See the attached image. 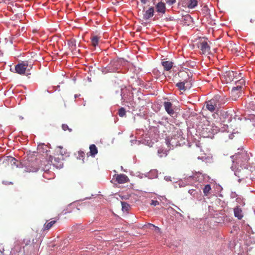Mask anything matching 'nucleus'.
Listing matches in <instances>:
<instances>
[{"label": "nucleus", "mask_w": 255, "mask_h": 255, "mask_svg": "<svg viewBox=\"0 0 255 255\" xmlns=\"http://www.w3.org/2000/svg\"><path fill=\"white\" fill-rule=\"evenodd\" d=\"M223 104V100L220 95H215L212 99L206 102V108L210 112H216Z\"/></svg>", "instance_id": "obj_1"}, {"label": "nucleus", "mask_w": 255, "mask_h": 255, "mask_svg": "<svg viewBox=\"0 0 255 255\" xmlns=\"http://www.w3.org/2000/svg\"><path fill=\"white\" fill-rule=\"evenodd\" d=\"M33 67V64L31 62L27 61H22L15 66L16 73L20 75H30V70Z\"/></svg>", "instance_id": "obj_2"}, {"label": "nucleus", "mask_w": 255, "mask_h": 255, "mask_svg": "<svg viewBox=\"0 0 255 255\" xmlns=\"http://www.w3.org/2000/svg\"><path fill=\"white\" fill-rule=\"evenodd\" d=\"M231 157L232 159L233 162H235L236 161L238 164H241L242 162L247 161L249 159V157L247 152L243 150V149H240V151L236 153Z\"/></svg>", "instance_id": "obj_3"}, {"label": "nucleus", "mask_w": 255, "mask_h": 255, "mask_svg": "<svg viewBox=\"0 0 255 255\" xmlns=\"http://www.w3.org/2000/svg\"><path fill=\"white\" fill-rule=\"evenodd\" d=\"M198 46L200 49L202 54L207 55L210 53V47L206 39H200L198 42Z\"/></svg>", "instance_id": "obj_4"}, {"label": "nucleus", "mask_w": 255, "mask_h": 255, "mask_svg": "<svg viewBox=\"0 0 255 255\" xmlns=\"http://www.w3.org/2000/svg\"><path fill=\"white\" fill-rule=\"evenodd\" d=\"M178 81L183 82L186 84L187 86H191L190 79V75L185 71H180L178 73Z\"/></svg>", "instance_id": "obj_5"}, {"label": "nucleus", "mask_w": 255, "mask_h": 255, "mask_svg": "<svg viewBox=\"0 0 255 255\" xmlns=\"http://www.w3.org/2000/svg\"><path fill=\"white\" fill-rule=\"evenodd\" d=\"M153 3L155 5V11L162 15L166 12V7L165 3L161 1L156 3V0H153Z\"/></svg>", "instance_id": "obj_6"}, {"label": "nucleus", "mask_w": 255, "mask_h": 255, "mask_svg": "<svg viewBox=\"0 0 255 255\" xmlns=\"http://www.w3.org/2000/svg\"><path fill=\"white\" fill-rule=\"evenodd\" d=\"M51 163L56 168H61L63 166V162L61 159L59 157L50 156Z\"/></svg>", "instance_id": "obj_7"}, {"label": "nucleus", "mask_w": 255, "mask_h": 255, "mask_svg": "<svg viewBox=\"0 0 255 255\" xmlns=\"http://www.w3.org/2000/svg\"><path fill=\"white\" fill-rule=\"evenodd\" d=\"M154 8L153 6L148 8V9L145 11L143 15V19L145 20H149L154 15Z\"/></svg>", "instance_id": "obj_8"}, {"label": "nucleus", "mask_w": 255, "mask_h": 255, "mask_svg": "<svg viewBox=\"0 0 255 255\" xmlns=\"http://www.w3.org/2000/svg\"><path fill=\"white\" fill-rule=\"evenodd\" d=\"M116 181L119 184H123L129 181L128 177L124 174L116 175Z\"/></svg>", "instance_id": "obj_9"}, {"label": "nucleus", "mask_w": 255, "mask_h": 255, "mask_svg": "<svg viewBox=\"0 0 255 255\" xmlns=\"http://www.w3.org/2000/svg\"><path fill=\"white\" fill-rule=\"evenodd\" d=\"M37 161H33L30 165L26 166V170L28 172H36L40 168L39 166L37 165Z\"/></svg>", "instance_id": "obj_10"}, {"label": "nucleus", "mask_w": 255, "mask_h": 255, "mask_svg": "<svg viewBox=\"0 0 255 255\" xmlns=\"http://www.w3.org/2000/svg\"><path fill=\"white\" fill-rule=\"evenodd\" d=\"M164 107L166 112L170 115H173L174 114V110L172 108V104L170 102H165Z\"/></svg>", "instance_id": "obj_11"}, {"label": "nucleus", "mask_w": 255, "mask_h": 255, "mask_svg": "<svg viewBox=\"0 0 255 255\" xmlns=\"http://www.w3.org/2000/svg\"><path fill=\"white\" fill-rule=\"evenodd\" d=\"M242 89L236 88L235 87H233L231 90V95L233 97V98H234L235 100H236L237 98H239L241 96L242 94Z\"/></svg>", "instance_id": "obj_12"}, {"label": "nucleus", "mask_w": 255, "mask_h": 255, "mask_svg": "<svg viewBox=\"0 0 255 255\" xmlns=\"http://www.w3.org/2000/svg\"><path fill=\"white\" fill-rule=\"evenodd\" d=\"M235 216L238 219L241 220L243 217V211L239 206H237L234 209Z\"/></svg>", "instance_id": "obj_13"}, {"label": "nucleus", "mask_w": 255, "mask_h": 255, "mask_svg": "<svg viewBox=\"0 0 255 255\" xmlns=\"http://www.w3.org/2000/svg\"><path fill=\"white\" fill-rule=\"evenodd\" d=\"M58 220V219L57 220H52L49 222H47V221L46 223H45L44 224L43 226V230H50L53 226L57 222Z\"/></svg>", "instance_id": "obj_14"}, {"label": "nucleus", "mask_w": 255, "mask_h": 255, "mask_svg": "<svg viewBox=\"0 0 255 255\" xmlns=\"http://www.w3.org/2000/svg\"><path fill=\"white\" fill-rule=\"evenodd\" d=\"M161 63L166 71H169L173 66V63L169 61H162Z\"/></svg>", "instance_id": "obj_15"}, {"label": "nucleus", "mask_w": 255, "mask_h": 255, "mask_svg": "<svg viewBox=\"0 0 255 255\" xmlns=\"http://www.w3.org/2000/svg\"><path fill=\"white\" fill-rule=\"evenodd\" d=\"M176 86L180 90L185 91L187 88H190L191 86H187L186 84L183 82L178 81Z\"/></svg>", "instance_id": "obj_16"}, {"label": "nucleus", "mask_w": 255, "mask_h": 255, "mask_svg": "<svg viewBox=\"0 0 255 255\" xmlns=\"http://www.w3.org/2000/svg\"><path fill=\"white\" fill-rule=\"evenodd\" d=\"M89 148L90 155L92 157H95L98 153V149L96 146L95 144H91L90 145Z\"/></svg>", "instance_id": "obj_17"}, {"label": "nucleus", "mask_w": 255, "mask_h": 255, "mask_svg": "<svg viewBox=\"0 0 255 255\" xmlns=\"http://www.w3.org/2000/svg\"><path fill=\"white\" fill-rule=\"evenodd\" d=\"M100 37L97 35H94L91 38L92 45L94 47H96L98 45L100 40Z\"/></svg>", "instance_id": "obj_18"}, {"label": "nucleus", "mask_w": 255, "mask_h": 255, "mask_svg": "<svg viewBox=\"0 0 255 255\" xmlns=\"http://www.w3.org/2000/svg\"><path fill=\"white\" fill-rule=\"evenodd\" d=\"M187 5L189 8H193L197 5V0H187Z\"/></svg>", "instance_id": "obj_19"}, {"label": "nucleus", "mask_w": 255, "mask_h": 255, "mask_svg": "<svg viewBox=\"0 0 255 255\" xmlns=\"http://www.w3.org/2000/svg\"><path fill=\"white\" fill-rule=\"evenodd\" d=\"M68 45L72 51L75 50L76 49V40L74 39H71L68 41Z\"/></svg>", "instance_id": "obj_20"}, {"label": "nucleus", "mask_w": 255, "mask_h": 255, "mask_svg": "<svg viewBox=\"0 0 255 255\" xmlns=\"http://www.w3.org/2000/svg\"><path fill=\"white\" fill-rule=\"evenodd\" d=\"M245 84V80L241 79L236 82V88H239L240 89H242L243 86Z\"/></svg>", "instance_id": "obj_21"}, {"label": "nucleus", "mask_w": 255, "mask_h": 255, "mask_svg": "<svg viewBox=\"0 0 255 255\" xmlns=\"http://www.w3.org/2000/svg\"><path fill=\"white\" fill-rule=\"evenodd\" d=\"M203 190L204 195L206 196H208L211 190V185L209 184L205 185Z\"/></svg>", "instance_id": "obj_22"}, {"label": "nucleus", "mask_w": 255, "mask_h": 255, "mask_svg": "<svg viewBox=\"0 0 255 255\" xmlns=\"http://www.w3.org/2000/svg\"><path fill=\"white\" fill-rule=\"evenodd\" d=\"M122 210L124 212H128L130 208L128 204L125 202H122Z\"/></svg>", "instance_id": "obj_23"}, {"label": "nucleus", "mask_w": 255, "mask_h": 255, "mask_svg": "<svg viewBox=\"0 0 255 255\" xmlns=\"http://www.w3.org/2000/svg\"><path fill=\"white\" fill-rule=\"evenodd\" d=\"M23 243L25 245V246L23 247V249H24L25 246H31V245H32V244H31V241H30V239L29 238H25L23 240Z\"/></svg>", "instance_id": "obj_24"}, {"label": "nucleus", "mask_w": 255, "mask_h": 255, "mask_svg": "<svg viewBox=\"0 0 255 255\" xmlns=\"http://www.w3.org/2000/svg\"><path fill=\"white\" fill-rule=\"evenodd\" d=\"M118 114L120 117H123L126 115V112L124 108H121L119 109Z\"/></svg>", "instance_id": "obj_25"}, {"label": "nucleus", "mask_w": 255, "mask_h": 255, "mask_svg": "<svg viewBox=\"0 0 255 255\" xmlns=\"http://www.w3.org/2000/svg\"><path fill=\"white\" fill-rule=\"evenodd\" d=\"M226 77H228L229 78V80L232 81L233 80L232 78L233 77H234V72L233 71H229L226 73Z\"/></svg>", "instance_id": "obj_26"}, {"label": "nucleus", "mask_w": 255, "mask_h": 255, "mask_svg": "<svg viewBox=\"0 0 255 255\" xmlns=\"http://www.w3.org/2000/svg\"><path fill=\"white\" fill-rule=\"evenodd\" d=\"M158 154L159 157H162L163 156H166L167 154L165 151H164V150L162 149H159L158 150Z\"/></svg>", "instance_id": "obj_27"}, {"label": "nucleus", "mask_w": 255, "mask_h": 255, "mask_svg": "<svg viewBox=\"0 0 255 255\" xmlns=\"http://www.w3.org/2000/svg\"><path fill=\"white\" fill-rule=\"evenodd\" d=\"M188 193L192 195L194 197H196L198 194L197 191L195 189L189 190Z\"/></svg>", "instance_id": "obj_28"}, {"label": "nucleus", "mask_w": 255, "mask_h": 255, "mask_svg": "<svg viewBox=\"0 0 255 255\" xmlns=\"http://www.w3.org/2000/svg\"><path fill=\"white\" fill-rule=\"evenodd\" d=\"M78 158L80 159H82V160H83V159H84V157H85V153L82 151H78Z\"/></svg>", "instance_id": "obj_29"}, {"label": "nucleus", "mask_w": 255, "mask_h": 255, "mask_svg": "<svg viewBox=\"0 0 255 255\" xmlns=\"http://www.w3.org/2000/svg\"><path fill=\"white\" fill-rule=\"evenodd\" d=\"M58 148H59V149L57 151V153H59L62 156H63L64 155H65L66 154L65 151H64V150H63L62 147L60 146Z\"/></svg>", "instance_id": "obj_30"}, {"label": "nucleus", "mask_w": 255, "mask_h": 255, "mask_svg": "<svg viewBox=\"0 0 255 255\" xmlns=\"http://www.w3.org/2000/svg\"><path fill=\"white\" fill-rule=\"evenodd\" d=\"M62 128L65 131H66V130H68L70 132L72 131V129L69 128L68 126L66 124H63L62 125Z\"/></svg>", "instance_id": "obj_31"}, {"label": "nucleus", "mask_w": 255, "mask_h": 255, "mask_svg": "<svg viewBox=\"0 0 255 255\" xmlns=\"http://www.w3.org/2000/svg\"><path fill=\"white\" fill-rule=\"evenodd\" d=\"M154 227H155V226L152 224H148L147 225H145L143 226V228L149 229H153Z\"/></svg>", "instance_id": "obj_32"}, {"label": "nucleus", "mask_w": 255, "mask_h": 255, "mask_svg": "<svg viewBox=\"0 0 255 255\" xmlns=\"http://www.w3.org/2000/svg\"><path fill=\"white\" fill-rule=\"evenodd\" d=\"M159 204V202L157 200H152L150 203L151 205H153L154 206L158 205Z\"/></svg>", "instance_id": "obj_33"}, {"label": "nucleus", "mask_w": 255, "mask_h": 255, "mask_svg": "<svg viewBox=\"0 0 255 255\" xmlns=\"http://www.w3.org/2000/svg\"><path fill=\"white\" fill-rule=\"evenodd\" d=\"M167 3L170 4H173L176 2V0H167Z\"/></svg>", "instance_id": "obj_34"}, {"label": "nucleus", "mask_w": 255, "mask_h": 255, "mask_svg": "<svg viewBox=\"0 0 255 255\" xmlns=\"http://www.w3.org/2000/svg\"><path fill=\"white\" fill-rule=\"evenodd\" d=\"M15 159L12 157H10L8 159V161H10L11 163L13 162V163H15Z\"/></svg>", "instance_id": "obj_35"}, {"label": "nucleus", "mask_w": 255, "mask_h": 255, "mask_svg": "<svg viewBox=\"0 0 255 255\" xmlns=\"http://www.w3.org/2000/svg\"><path fill=\"white\" fill-rule=\"evenodd\" d=\"M203 10L205 11L206 13H208L209 9L206 5L203 7Z\"/></svg>", "instance_id": "obj_36"}, {"label": "nucleus", "mask_w": 255, "mask_h": 255, "mask_svg": "<svg viewBox=\"0 0 255 255\" xmlns=\"http://www.w3.org/2000/svg\"><path fill=\"white\" fill-rule=\"evenodd\" d=\"M154 229L155 230V231L156 232H160V229L158 227L155 226V227H154Z\"/></svg>", "instance_id": "obj_37"}, {"label": "nucleus", "mask_w": 255, "mask_h": 255, "mask_svg": "<svg viewBox=\"0 0 255 255\" xmlns=\"http://www.w3.org/2000/svg\"><path fill=\"white\" fill-rule=\"evenodd\" d=\"M49 169V167L48 165H46L44 168H43V170H48Z\"/></svg>", "instance_id": "obj_38"}, {"label": "nucleus", "mask_w": 255, "mask_h": 255, "mask_svg": "<svg viewBox=\"0 0 255 255\" xmlns=\"http://www.w3.org/2000/svg\"><path fill=\"white\" fill-rule=\"evenodd\" d=\"M140 1L143 4H145L147 3V2L148 1V0H140Z\"/></svg>", "instance_id": "obj_39"}, {"label": "nucleus", "mask_w": 255, "mask_h": 255, "mask_svg": "<svg viewBox=\"0 0 255 255\" xmlns=\"http://www.w3.org/2000/svg\"><path fill=\"white\" fill-rule=\"evenodd\" d=\"M191 18V17L189 15H187L185 17V19H186V20L190 19Z\"/></svg>", "instance_id": "obj_40"}, {"label": "nucleus", "mask_w": 255, "mask_h": 255, "mask_svg": "<svg viewBox=\"0 0 255 255\" xmlns=\"http://www.w3.org/2000/svg\"><path fill=\"white\" fill-rule=\"evenodd\" d=\"M72 206L71 205H69V207H68V208H71L72 207Z\"/></svg>", "instance_id": "obj_41"}]
</instances>
